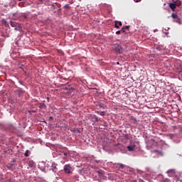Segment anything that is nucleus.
<instances>
[{
  "label": "nucleus",
  "mask_w": 182,
  "mask_h": 182,
  "mask_svg": "<svg viewBox=\"0 0 182 182\" xmlns=\"http://www.w3.org/2000/svg\"><path fill=\"white\" fill-rule=\"evenodd\" d=\"M168 5H169V8H171V9H172V11L176 10V6L173 1V3H169Z\"/></svg>",
  "instance_id": "nucleus-5"
},
{
  "label": "nucleus",
  "mask_w": 182,
  "mask_h": 182,
  "mask_svg": "<svg viewBox=\"0 0 182 182\" xmlns=\"http://www.w3.org/2000/svg\"><path fill=\"white\" fill-rule=\"evenodd\" d=\"M56 5H58V4L55 3L54 4H52L51 6H53V8L55 9V8H56Z\"/></svg>",
  "instance_id": "nucleus-20"
},
{
  "label": "nucleus",
  "mask_w": 182,
  "mask_h": 182,
  "mask_svg": "<svg viewBox=\"0 0 182 182\" xmlns=\"http://www.w3.org/2000/svg\"><path fill=\"white\" fill-rule=\"evenodd\" d=\"M118 23H119V26H122V23H121V21H118Z\"/></svg>",
  "instance_id": "nucleus-26"
},
{
  "label": "nucleus",
  "mask_w": 182,
  "mask_h": 182,
  "mask_svg": "<svg viewBox=\"0 0 182 182\" xmlns=\"http://www.w3.org/2000/svg\"><path fill=\"white\" fill-rule=\"evenodd\" d=\"M117 63V65H119V62L118 63Z\"/></svg>",
  "instance_id": "nucleus-32"
},
{
  "label": "nucleus",
  "mask_w": 182,
  "mask_h": 182,
  "mask_svg": "<svg viewBox=\"0 0 182 182\" xmlns=\"http://www.w3.org/2000/svg\"><path fill=\"white\" fill-rule=\"evenodd\" d=\"M121 33H122V31H117L116 32V35H120Z\"/></svg>",
  "instance_id": "nucleus-19"
},
{
  "label": "nucleus",
  "mask_w": 182,
  "mask_h": 182,
  "mask_svg": "<svg viewBox=\"0 0 182 182\" xmlns=\"http://www.w3.org/2000/svg\"><path fill=\"white\" fill-rule=\"evenodd\" d=\"M122 32L124 33V27H123L121 30Z\"/></svg>",
  "instance_id": "nucleus-27"
},
{
  "label": "nucleus",
  "mask_w": 182,
  "mask_h": 182,
  "mask_svg": "<svg viewBox=\"0 0 182 182\" xmlns=\"http://www.w3.org/2000/svg\"><path fill=\"white\" fill-rule=\"evenodd\" d=\"M99 106H100V107H101V108L105 107V105H103L102 103L99 104Z\"/></svg>",
  "instance_id": "nucleus-18"
},
{
  "label": "nucleus",
  "mask_w": 182,
  "mask_h": 182,
  "mask_svg": "<svg viewBox=\"0 0 182 182\" xmlns=\"http://www.w3.org/2000/svg\"><path fill=\"white\" fill-rule=\"evenodd\" d=\"M15 31H21V26L18 24L16 27L14 28Z\"/></svg>",
  "instance_id": "nucleus-14"
},
{
  "label": "nucleus",
  "mask_w": 182,
  "mask_h": 182,
  "mask_svg": "<svg viewBox=\"0 0 182 182\" xmlns=\"http://www.w3.org/2000/svg\"><path fill=\"white\" fill-rule=\"evenodd\" d=\"M167 174H168L169 177H173L174 174H176V170L174 169H169L166 171Z\"/></svg>",
  "instance_id": "nucleus-4"
},
{
  "label": "nucleus",
  "mask_w": 182,
  "mask_h": 182,
  "mask_svg": "<svg viewBox=\"0 0 182 182\" xmlns=\"http://www.w3.org/2000/svg\"><path fill=\"white\" fill-rule=\"evenodd\" d=\"M53 119V117H50V119L52 120Z\"/></svg>",
  "instance_id": "nucleus-31"
},
{
  "label": "nucleus",
  "mask_w": 182,
  "mask_h": 182,
  "mask_svg": "<svg viewBox=\"0 0 182 182\" xmlns=\"http://www.w3.org/2000/svg\"><path fill=\"white\" fill-rule=\"evenodd\" d=\"M134 2H141V0H134Z\"/></svg>",
  "instance_id": "nucleus-25"
},
{
  "label": "nucleus",
  "mask_w": 182,
  "mask_h": 182,
  "mask_svg": "<svg viewBox=\"0 0 182 182\" xmlns=\"http://www.w3.org/2000/svg\"><path fill=\"white\" fill-rule=\"evenodd\" d=\"M161 182H171V180L167 178H162V180L161 181Z\"/></svg>",
  "instance_id": "nucleus-12"
},
{
  "label": "nucleus",
  "mask_w": 182,
  "mask_h": 182,
  "mask_svg": "<svg viewBox=\"0 0 182 182\" xmlns=\"http://www.w3.org/2000/svg\"><path fill=\"white\" fill-rule=\"evenodd\" d=\"M171 16L173 18V22L178 23V25H181V19L178 17V15L173 13Z\"/></svg>",
  "instance_id": "nucleus-2"
},
{
  "label": "nucleus",
  "mask_w": 182,
  "mask_h": 182,
  "mask_svg": "<svg viewBox=\"0 0 182 182\" xmlns=\"http://www.w3.org/2000/svg\"><path fill=\"white\" fill-rule=\"evenodd\" d=\"M46 99H47L48 102H49V97H47Z\"/></svg>",
  "instance_id": "nucleus-30"
},
{
  "label": "nucleus",
  "mask_w": 182,
  "mask_h": 182,
  "mask_svg": "<svg viewBox=\"0 0 182 182\" xmlns=\"http://www.w3.org/2000/svg\"><path fill=\"white\" fill-rule=\"evenodd\" d=\"M115 167H117V168H124V167H126V165L123 164H117L115 165Z\"/></svg>",
  "instance_id": "nucleus-7"
},
{
  "label": "nucleus",
  "mask_w": 182,
  "mask_h": 182,
  "mask_svg": "<svg viewBox=\"0 0 182 182\" xmlns=\"http://www.w3.org/2000/svg\"><path fill=\"white\" fill-rule=\"evenodd\" d=\"M70 170H72V166H70V164H66L64 166L65 173H66L67 174H70V173H72Z\"/></svg>",
  "instance_id": "nucleus-3"
},
{
  "label": "nucleus",
  "mask_w": 182,
  "mask_h": 182,
  "mask_svg": "<svg viewBox=\"0 0 182 182\" xmlns=\"http://www.w3.org/2000/svg\"><path fill=\"white\" fill-rule=\"evenodd\" d=\"M74 132H77V133H80V130H75Z\"/></svg>",
  "instance_id": "nucleus-28"
},
{
  "label": "nucleus",
  "mask_w": 182,
  "mask_h": 182,
  "mask_svg": "<svg viewBox=\"0 0 182 182\" xmlns=\"http://www.w3.org/2000/svg\"><path fill=\"white\" fill-rule=\"evenodd\" d=\"M64 8H65V9H70V6H69V4H65V5L64 6Z\"/></svg>",
  "instance_id": "nucleus-15"
},
{
  "label": "nucleus",
  "mask_w": 182,
  "mask_h": 182,
  "mask_svg": "<svg viewBox=\"0 0 182 182\" xmlns=\"http://www.w3.org/2000/svg\"><path fill=\"white\" fill-rule=\"evenodd\" d=\"M135 147H136V145H130L127 146V149L129 151H134Z\"/></svg>",
  "instance_id": "nucleus-6"
},
{
  "label": "nucleus",
  "mask_w": 182,
  "mask_h": 182,
  "mask_svg": "<svg viewBox=\"0 0 182 182\" xmlns=\"http://www.w3.org/2000/svg\"><path fill=\"white\" fill-rule=\"evenodd\" d=\"M4 25H6V26H9L8 21H4Z\"/></svg>",
  "instance_id": "nucleus-21"
},
{
  "label": "nucleus",
  "mask_w": 182,
  "mask_h": 182,
  "mask_svg": "<svg viewBox=\"0 0 182 182\" xmlns=\"http://www.w3.org/2000/svg\"><path fill=\"white\" fill-rule=\"evenodd\" d=\"M117 23H119V21H115V25H114V26H115V28H117V29H119V26L117 25Z\"/></svg>",
  "instance_id": "nucleus-16"
},
{
  "label": "nucleus",
  "mask_w": 182,
  "mask_h": 182,
  "mask_svg": "<svg viewBox=\"0 0 182 182\" xmlns=\"http://www.w3.org/2000/svg\"><path fill=\"white\" fill-rule=\"evenodd\" d=\"M28 167H31V168H33V167H35V162H33V161H29Z\"/></svg>",
  "instance_id": "nucleus-9"
},
{
  "label": "nucleus",
  "mask_w": 182,
  "mask_h": 182,
  "mask_svg": "<svg viewBox=\"0 0 182 182\" xmlns=\"http://www.w3.org/2000/svg\"><path fill=\"white\" fill-rule=\"evenodd\" d=\"M18 1H22V0H18Z\"/></svg>",
  "instance_id": "nucleus-33"
},
{
  "label": "nucleus",
  "mask_w": 182,
  "mask_h": 182,
  "mask_svg": "<svg viewBox=\"0 0 182 182\" xmlns=\"http://www.w3.org/2000/svg\"><path fill=\"white\" fill-rule=\"evenodd\" d=\"M60 11H62V9H59L58 10V12H60Z\"/></svg>",
  "instance_id": "nucleus-29"
},
{
  "label": "nucleus",
  "mask_w": 182,
  "mask_h": 182,
  "mask_svg": "<svg viewBox=\"0 0 182 182\" xmlns=\"http://www.w3.org/2000/svg\"><path fill=\"white\" fill-rule=\"evenodd\" d=\"M39 109H46V105L45 103H40Z\"/></svg>",
  "instance_id": "nucleus-11"
},
{
  "label": "nucleus",
  "mask_w": 182,
  "mask_h": 182,
  "mask_svg": "<svg viewBox=\"0 0 182 182\" xmlns=\"http://www.w3.org/2000/svg\"><path fill=\"white\" fill-rule=\"evenodd\" d=\"M29 154H31V151L26 150L24 154V156H25V157H29Z\"/></svg>",
  "instance_id": "nucleus-13"
},
{
  "label": "nucleus",
  "mask_w": 182,
  "mask_h": 182,
  "mask_svg": "<svg viewBox=\"0 0 182 182\" xmlns=\"http://www.w3.org/2000/svg\"><path fill=\"white\" fill-rule=\"evenodd\" d=\"M95 122H99V118L97 117H95Z\"/></svg>",
  "instance_id": "nucleus-24"
},
{
  "label": "nucleus",
  "mask_w": 182,
  "mask_h": 182,
  "mask_svg": "<svg viewBox=\"0 0 182 182\" xmlns=\"http://www.w3.org/2000/svg\"><path fill=\"white\" fill-rule=\"evenodd\" d=\"M10 25L12 26V28H16L19 24L16 22H14L12 21H10Z\"/></svg>",
  "instance_id": "nucleus-8"
},
{
  "label": "nucleus",
  "mask_w": 182,
  "mask_h": 182,
  "mask_svg": "<svg viewBox=\"0 0 182 182\" xmlns=\"http://www.w3.org/2000/svg\"><path fill=\"white\" fill-rule=\"evenodd\" d=\"M112 49L116 53H123V48L119 44H114Z\"/></svg>",
  "instance_id": "nucleus-1"
},
{
  "label": "nucleus",
  "mask_w": 182,
  "mask_h": 182,
  "mask_svg": "<svg viewBox=\"0 0 182 182\" xmlns=\"http://www.w3.org/2000/svg\"><path fill=\"white\" fill-rule=\"evenodd\" d=\"M105 114H106V112H100V116H105Z\"/></svg>",
  "instance_id": "nucleus-17"
},
{
  "label": "nucleus",
  "mask_w": 182,
  "mask_h": 182,
  "mask_svg": "<svg viewBox=\"0 0 182 182\" xmlns=\"http://www.w3.org/2000/svg\"><path fill=\"white\" fill-rule=\"evenodd\" d=\"M154 153H159V154H160L161 152H160L159 151L154 150Z\"/></svg>",
  "instance_id": "nucleus-23"
},
{
  "label": "nucleus",
  "mask_w": 182,
  "mask_h": 182,
  "mask_svg": "<svg viewBox=\"0 0 182 182\" xmlns=\"http://www.w3.org/2000/svg\"><path fill=\"white\" fill-rule=\"evenodd\" d=\"M124 29H129V28H130V26H126L125 27H124Z\"/></svg>",
  "instance_id": "nucleus-22"
},
{
  "label": "nucleus",
  "mask_w": 182,
  "mask_h": 182,
  "mask_svg": "<svg viewBox=\"0 0 182 182\" xmlns=\"http://www.w3.org/2000/svg\"><path fill=\"white\" fill-rule=\"evenodd\" d=\"M173 4H175L176 6H180L181 5V1L179 0L173 1Z\"/></svg>",
  "instance_id": "nucleus-10"
}]
</instances>
